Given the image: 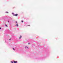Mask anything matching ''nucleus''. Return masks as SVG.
I'll return each mask as SVG.
<instances>
[{
  "instance_id": "4",
  "label": "nucleus",
  "mask_w": 63,
  "mask_h": 63,
  "mask_svg": "<svg viewBox=\"0 0 63 63\" xmlns=\"http://www.w3.org/2000/svg\"><path fill=\"white\" fill-rule=\"evenodd\" d=\"M22 36H20V37H19V39H20V38H21Z\"/></svg>"
},
{
  "instance_id": "12",
  "label": "nucleus",
  "mask_w": 63,
  "mask_h": 63,
  "mask_svg": "<svg viewBox=\"0 0 63 63\" xmlns=\"http://www.w3.org/2000/svg\"><path fill=\"white\" fill-rule=\"evenodd\" d=\"M12 14H13V15H14V13H12Z\"/></svg>"
},
{
  "instance_id": "16",
  "label": "nucleus",
  "mask_w": 63,
  "mask_h": 63,
  "mask_svg": "<svg viewBox=\"0 0 63 63\" xmlns=\"http://www.w3.org/2000/svg\"><path fill=\"white\" fill-rule=\"evenodd\" d=\"M11 39H9V40H11Z\"/></svg>"
},
{
  "instance_id": "6",
  "label": "nucleus",
  "mask_w": 63,
  "mask_h": 63,
  "mask_svg": "<svg viewBox=\"0 0 63 63\" xmlns=\"http://www.w3.org/2000/svg\"><path fill=\"white\" fill-rule=\"evenodd\" d=\"M13 48L14 50H15V49L14 48Z\"/></svg>"
},
{
  "instance_id": "7",
  "label": "nucleus",
  "mask_w": 63,
  "mask_h": 63,
  "mask_svg": "<svg viewBox=\"0 0 63 63\" xmlns=\"http://www.w3.org/2000/svg\"><path fill=\"white\" fill-rule=\"evenodd\" d=\"M11 62L12 63H13V62L12 61H11Z\"/></svg>"
},
{
  "instance_id": "1",
  "label": "nucleus",
  "mask_w": 63,
  "mask_h": 63,
  "mask_svg": "<svg viewBox=\"0 0 63 63\" xmlns=\"http://www.w3.org/2000/svg\"><path fill=\"white\" fill-rule=\"evenodd\" d=\"M13 62L14 63H17V61H13Z\"/></svg>"
},
{
  "instance_id": "3",
  "label": "nucleus",
  "mask_w": 63,
  "mask_h": 63,
  "mask_svg": "<svg viewBox=\"0 0 63 63\" xmlns=\"http://www.w3.org/2000/svg\"><path fill=\"white\" fill-rule=\"evenodd\" d=\"M25 48H26V49H28V47L26 46L25 47Z\"/></svg>"
},
{
  "instance_id": "11",
  "label": "nucleus",
  "mask_w": 63,
  "mask_h": 63,
  "mask_svg": "<svg viewBox=\"0 0 63 63\" xmlns=\"http://www.w3.org/2000/svg\"><path fill=\"white\" fill-rule=\"evenodd\" d=\"M22 22H23V21H21Z\"/></svg>"
},
{
  "instance_id": "9",
  "label": "nucleus",
  "mask_w": 63,
  "mask_h": 63,
  "mask_svg": "<svg viewBox=\"0 0 63 63\" xmlns=\"http://www.w3.org/2000/svg\"><path fill=\"white\" fill-rule=\"evenodd\" d=\"M28 45H30V43H28Z\"/></svg>"
},
{
  "instance_id": "14",
  "label": "nucleus",
  "mask_w": 63,
  "mask_h": 63,
  "mask_svg": "<svg viewBox=\"0 0 63 63\" xmlns=\"http://www.w3.org/2000/svg\"><path fill=\"white\" fill-rule=\"evenodd\" d=\"M1 29V28H0V29Z\"/></svg>"
},
{
  "instance_id": "13",
  "label": "nucleus",
  "mask_w": 63,
  "mask_h": 63,
  "mask_svg": "<svg viewBox=\"0 0 63 63\" xmlns=\"http://www.w3.org/2000/svg\"><path fill=\"white\" fill-rule=\"evenodd\" d=\"M6 26H7V25H6Z\"/></svg>"
},
{
  "instance_id": "15",
  "label": "nucleus",
  "mask_w": 63,
  "mask_h": 63,
  "mask_svg": "<svg viewBox=\"0 0 63 63\" xmlns=\"http://www.w3.org/2000/svg\"><path fill=\"white\" fill-rule=\"evenodd\" d=\"M8 22H9V21H8Z\"/></svg>"
},
{
  "instance_id": "8",
  "label": "nucleus",
  "mask_w": 63,
  "mask_h": 63,
  "mask_svg": "<svg viewBox=\"0 0 63 63\" xmlns=\"http://www.w3.org/2000/svg\"><path fill=\"white\" fill-rule=\"evenodd\" d=\"M6 13H7V14H8V12H6Z\"/></svg>"
},
{
  "instance_id": "5",
  "label": "nucleus",
  "mask_w": 63,
  "mask_h": 63,
  "mask_svg": "<svg viewBox=\"0 0 63 63\" xmlns=\"http://www.w3.org/2000/svg\"><path fill=\"white\" fill-rule=\"evenodd\" d=\"M16 25L17 26H18V24H17Z\"/></svg>"
},
{
  "instance_id": "10",
  "label": "nucleus",
  "mask_w": 63,
  "mask_h": 63,
  "mask_svg": "<svg viewBox=\"0 0 63 63\" xmlns=\"http://www.w3.org/2000/svg\"><path fill=\"white\" fill-rule=\"evenodd\" d=\"M16 23H17V21H16Z\"/></svg>"
},
{
  "instance_id": "2",
  "label": "nucleus",
  "mask_w": 63,
  "mask_h": 63,
  "mask_svg": "<svg viewBox=\"0 0 63 63\" xmlns=\"http://www.w3.org/2000/svg\"><path fill=\"white\" fill-rule=\"evenodd\" d=\"M18 15H17V14H16V15H13V16H17Z\"/></svg>"
}]
</instances>
